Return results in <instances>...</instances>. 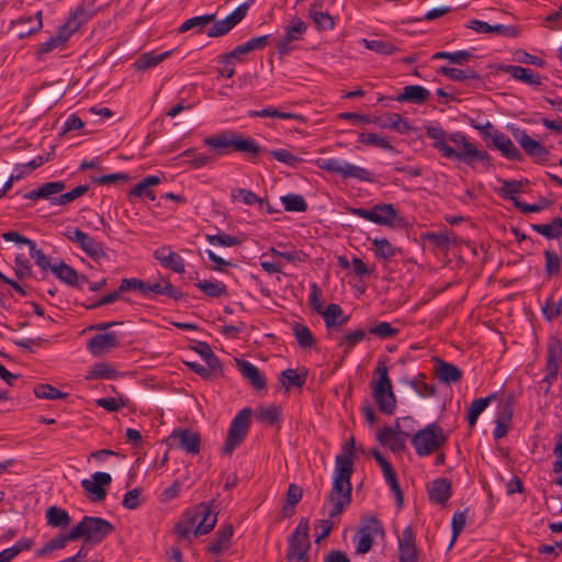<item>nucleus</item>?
I'll use <instances>...</instances> for the list:
<instances>
[{
	"mask_svg": "<svg viewBox=\"0 0 562 562\" xmlns=\"http://www.w3.org/2000/svg\"><path fill=\"white\" fill-rule=\"evenodd\" d=\"M349 450L338 454L335 460V469L333 475V486L327 496V502L330 505L328 512V519H318V528L322 530L318 533V543L325 539L334 527L333 519L340 516L351 503V475L353 473L352 450L355 449V440L350 439L348 442Z\"/></svg>",
	"mask_w": 562,
	"mask_h": 562,
	"instance_id": "1",
	"label": "nucleus"
},
{
	"mask_svg": "<svg viewBox=\"0 0 562 562\" xmlns=\"http://www.w3.org/2000/svg\"><path fill=\"white\" fill-rule=\"evenodd\" d=\"M203 144L211 148L215 156H225L231 153H243L249 161L263 153V148L251 137H244L243 134L226 130L203 139Z\"/></svg>",
	"mask_w": 562,
	"mask_h": 562,
	"instance_id": "2",
	"label": "nucleus"
},
{
	"mask_svg": "<svg viewBox=\"0 0 562 562\" xmlns=\"http://www.w3.org/2000/svg\"><path fill=\"white\" fill-rule=\"evenodd\" d=\"M349 212L374 224L391 228H406L408 226L407 220L398 216L397 210L391 203H379L371 209L351 207Z\"/></svg>",
	"mask_w": 562,
	"mask_h": 562,
	"instance_id": "3",
	"label": "nucleus"
},
{
	"mask_svg": "<svg viewBox=\"0 0 562 562\" xmlns=\"http://www.w3.org/2000/svg\"><path fill=\"white\" fill-rule=\"evenodd\" d=\"M77 540L82 539L87 543H101L115 528L112 522L94 516H83L82 519L72 527Z\"/></svg>",
	"mask_w": 562,
	"mask_h": 562,
	"instance_id": "4",
	"label": "nucleus"
},
{
	"mask_svg": "<svg viewBox=\"0 0 562 562\" xmlns=\"http://www.w3.org/2000/svg\"><path fill=\"white\" fill-rule=\"evenodd\" d=\"M310 520L302 517L288 538L286 560L288 562H308L310 561Z\"/></svg>",
	"mask_w": 562,
	"mask_h": 562,
	"instance_id": "5",
	"label": "nucleus"
},
{
	"mask_svg": "<svg viewBox=\"0 0 562 562\" xmlns=\"http://www.w3.org/2000/svg\"><path fill=\"white\" fill-rule=\"evenodd\" d=\"M443 429L437 423H431L412 436L411 441L419 457L430 456L447 442Z\"/></svg>",
	"mask_w": 562,
	"mask_h": 562,
	"instance_id": "6",
	"label": "nucleus"
},
{
	"mask_svg": "<svg viewBox=\"0 0 562 562\" xmlns=\"http://www.w3.org/2000/svg\"><path fill=\"white\" fill-rule=\"evenodd\" d=\"M251 416L252 409L250 407H244L235 415L222 448L223 454L231 456L244 442L250 427Z\"/></svg>",
	"mask_w": 562,
	"mask_h": 562,
	"instance_id": "7",
	"label": "nucleus"
},
{
	"mask_svg": "<svg viewBox=\"0 0 562 562\" xmlns=\"http://www.w3.org/2000/svg\"><path fill=\"white\" fill-rule=\"evenodd\" d=\"M384 536V527L382 522L374 516H368L361 519L359 529L353 536L356 542V553H368L373 544L374 536Z\"/></svg>",
	"mask_w": 562,
	"mask_h": 562,
	"instance_id": "8",
	"label": "nucleus"
},
{
	"mask_svg": "<svg viewBox=\"0 0 562 562\" xmlns=\"http://www.w3.org/2000/svg\"><path fill=\"white\" fill-rule=\"evenodd\" d=\"M449 139L454 145L461 147L458 161L465 162L472 166L475 161H481L485 165H491L492 157L485 150H479L472 143H470L462 132L451 133Z\"/></svg>",
	"mask_w": 562,
	"mask_h": 562,
	"instance_id": "9",
	"label": "nucleus"
},
{
	"mask_svg": "<svg viewBox=\"0 0 562 562\" xmlns=\"http://www.w3.org/2000/svg\"><path fill=\"white\" fill-rule=\"evenodd\" d=\"M249 4L247 2L239 4L228 15L222 20L215 18L214 23L207 29L209 37H221L228 34L247 14Z\"/></svg>",
	"mask_w": 562,
	"mask_h": 562,
	"instance_id": "10",
	"label": "nucleus"
},
{
	"mask_svg": "<svg viewBox=\"0 0 562 562\" xmlns=\"http://www.w3.org/2000/svg\"><path fill=\"white\" fill-rule=\"evenodd\" d=\"M318 315L324 319L329 338H334L335 331L340 329L350 319V315H345L342 307L336 303H330L323 307L318 302Z\"/></svg>",
	"mask_w": 562,
	"mask_h": 562,
	"instance_id": "11",
	"label": "nucleus"
},
{
	"mask_svg": "<svg viewBox=\"0 0 562 562\" xmlns=\"http://www.w3.org/2000/svg\"><path fill=\"white\" fill-rule=\"evenodd\" d=\"M372 395L378 408L385 415H393L396 408V397L393 393L392 383L382 381H372Z\"/></svg>",
	"mask_w": 562,
	"mask_h": 562,
	"instance_id": "12",
	"label": "nucleus"
},
{
	"mask_svg": "<svg viewBox=\"0 0 562 562\" xmlns=\"http://www.w3.org/2000/svg\"><path fill=\"white\" fill-rule=\"evenodd\" d=\"M190 514L195 519L194 537L209 533L216 525L217 515L213 513L212 505L209 503L198 504Z\"/></svg>",
	"mask_w": 562,
	"mask_h": 562,
	"instance_id": "13",
	"label": "nucleus"
},
{
	"mask_svg": "<svg viewBox=\"0 0 562 562\" xmlns=\"http://www.w3.org/2000/svg\"><path fill=\"white\" fill-rule=\"evenodd\" d=\"M426 136L432 140L431 145L445 158L457 160L460 150L448 145L449 136L439 123L430 124L425 127Z\"/></svg>",
	"mask_w": 562,
	"mask_h": 562,
	"instance_id": "14",
	"label": "nucleus"
},
{
	"mask_svg": "<svg viewBox=\"0 0 562 562\" xmlns=\"http://www.w3.org/2000/svg\"><path fill=\"white\" fill-rule=\"evenodd\" d=\"M271 35H260L248 40L247 42L237 45L231 52L225 53L226 60H235L237 63H245L247 60V55L254 50H262L269 44L271 40Z\"/></svg>",
	"mask_w": 562,
	"mask_h": 562,
	"instance_id": "15",
	"label": "nucleus"
},
{
	"mask_svg": "<svg viewBox=\"0 0 562 562\" xmlns=\"http://www.w3.org/2000/svg\"><path fill=\"white\" fill-rule=\"evenodd\" d=\"M94 1L95 0H83L63 24L70 35L88 23L97 13Z\"/></svg>",
	"mask_w": 562,
	"mask_h": 562,
	"instance_id": "16",
	"label": "nucleus"
},
{
	"mask_svg": "<svg viewBox=\"0 0 562 562\" xmlns=\"http://www.w3.org/2000/svg\"><path fill=\"white\" fill-rule=\"evenodd\" d=\"M169 440L177 441V447L187 453L195 456L201 450V436L189 428H176L169 436Z\"/></svg>",
	"mask_w": 562,
	"mask_h": 562,
	"instance_id": "17",
	"label": "nucleus"
},
{
	"mask_svg": "<svg viewBox=\"0 0 562 562\" xmlns=\"http://www.w3.org/2000/svg\"><path fill=\"white\" fill-rule=\"evenodd\" d=\"M397 547L400 562H418L416 535L412 526L404 528L402 535L397 537Z\"/></svg>",
	"mask_w": 562,
	"mask_h": 562,
	"instance_id": "18",
	"label": "nucleus"
},
{
	"mask_svg": "<svg viewBox=\"0 0 562 562\" xmlns=\"http://www.w3.org/2000/svg\"><path fill=\"white\" fill-rule=\"evenodd\" d=\"M112 482V477L106 472H94L92 480L83 479L81 481L82 488L90 494L89 498L92 502L103 501L106 496L105 486H109Z\"/></svg>",
	"mask_w": 562,
	"mask_h": 562,
	"instance_id": "19",
	"label": "nucleus"
},
{
	"mask_svg": "<svg viewBox=\"0 0 562 562\" xmlns=\"http://www.w3.org/2000/svg\"><path fill=\"white\" fill-rule=\"evenodd\" d=\"M12 27L16 29V36L20 40L30 37L40 32L43 27L42 11L33 14H23L11 22Z\"/></svg>",
	"mask_w": 562,
	"mask_h": 562,
	"instance_id": "20",
	"label": "nucleus"
},
{
	"mask_svg": "<svg viewBox=\"0 0 562 562\" xmlns=\"http://www.w3.org/2000/svg\"><path fill=\"white\" fill-rule=\"evenodd\" d=\"M516 142L525 150V153L538 162H543L548 159L549 150L539 142L531 138L526 131L517 130L513 133Z\"/></svg>",
	"mask_w": 562,
	"mask_h": 562,
	"instance_id": "21",
	"label": "nucleus"
},
{
	"mask_svg": "<svg viewBox=\"0 0 562 562\" xmlns=\"http://www.w3.org/2000/svg\"><path fill=\"white\" fill-rule=\"evenodd\" d=\"M234 527L232 524L222 525L215 532L214 539L207 546L206 551L211 554L221 555L232 546Z\"/></svg>",
	"mask_w": 562,
	"mask_h": 562,
	"instance_id": "22",
	"label": "nucleus"
},
{
	"mask_svg": "<svg viewBox=\"0 0 562 562\" xmlns=\"http://www.w3.org/2000/svg\"><path fill=\"white\" fill-rule=\"evenodd\" d=\"M434 371L439 381L446 384L458 383L463 376L460 368L441 358H434Z\"/></svg>",
	"mask_w": 562,
	"mask_h": 562,
	"instance_id": "23",
	"label": "nucleus"
},
{
	"mask_svg": "<svg viewBox=\"0 0 562 562\" xmlns=\"http://www.w3.org/2000/svg\"><path fill=\"white\" fill-rule=\"evenodd\" d=\"M157 295H165L175 301H182L187 297V294L179 291L175 285L170 283L168 279H161L160 281L154 283L148 281L146 299L153 300Z\"/></svg>",
	"mask_w": 562,
	"mask_h": 562,
	"instance_id": "24",
	"label": "nucleus"
},
{
	"mask_svg": "<svg viewBox=\"0 0 562 562\" xmlns=\"http://www.w3.org/2000/svg\"><path fill=\"white\" fill-rule=\"evenodd\" d=\"M154 258L166 269H170L177 273L184 272L183 258L167 246L157 248L154 251Z\"/></svg>",
	"mask_w": 562,
	"mask_h": 562,
	"instance_id": "25",
	"label": "nucleus"
},
{
	"mask_svg": "<svg viewBox=\"0 0 562 562\" xmlns=\"http://www.w3.org/2000/svg\"><path fill=\"white\" fill-rule=\"evenodd\" d=\"M116 347H119V339L114 331L97 334L87 342L88 350L94 356L102 355Z\"/></svg>",
	"mask_w": 562,
	"mask_h": 562,
	"instance_id": "26",
	"label": "nucleus"
},
{
	"mask_svg": "<svg viewBox=\"0 0 562 562\" xmlns=\"http://www.w3.org/2000/svg\"><path fill=\"white\" fill-rule=\"evenodd\" d=\"M307 373L308 371L305 368H288L280 372L278 382L286 392L294 387L301 389L306 383Z\"/></svg>",
	"mask_w": 562,
	"mask_h": 562,
	"instance_id": "27",
	"label": "nucleus"
},
{
	"mask_svg": "<svg viewBox=\"0 0 562 562\" xmlns=\"http://www.w3.org/2000/svg\"><path fill=\"white\" fill-rule=\"evenodd\" d=\"M492 143L493 146L497 148L506 159L513 161L522 160L521 153L506 134L499 131H495L492 136Z\"/></svg>",
	"mask_w": 562,
	"mask_h": 562,
	"instance_id": "28",
	"label": "nucleus"
},
{
	"mask_svg": "<svg viewBox=\"0 0 562 562\" xmlns=\"http://www.w3.org/2000/svg\"><path fill=\"white\" fill-rule=\"evenodd\" d=\"M216 13L192 16L183 21L178 27V33L193 31L194 35L206 33L207 29L214 23Z\"/></svg>",
	"mask_w": 562,
	"mask_h": 562,
	"instance_id": "29",
	"label": "nucleus"
},
{
	"mask_svg": "<svg viewBox=\"0 0 562 562\" xmlns=\"http://www.w3.org/2000/svg\"><path fill=\"white\" fill-rule=\"evenodd\" d=\"M451 494V483L446 477L434 480L428 488L429 501L441 506L448 503Z\"/></svg>",
	"mask_w": 562,
	"mask_h": 562,
	"instance_id": "30",
	"label": "nucleus"
},
{
	"mask_svg": "<svg viewBox=\"0 0 562 562\" xmlns=\"http://www.w3.org/2000/svg\"><path fill=\"white\" fill-rule=\"evenodd\" d=\"M307 26L306 23L300 19L293 21L291 25L285 29V35L278 42V50L281 54H286L291 50L290 43L302 38Z\"/></svg>",
	"mask_w": 562,
	"mask_h": 562,
	"instance_id": "31",
	"label": "nucleus"
},
{
	"mask_svg": "<svg viewBox=\"0 0 562 562\" xmlns=\"http://www.w3.org/2000/svg\"><path fill=\"white\" fill-rule=\"evenodd\" d=\"M236 362L238 370L254 389L262 390L266 387V378L255 364L244 359H237Z\"/></svg>",
	"mask_w": 562,
	"mask_h": 562,
	"instance_id": "32",
	"label": "nucleus"
},
{
	"mask_svg": "<svg viewBox=\"0 0 562 562\" xmlns=\"http://www.w3.org/2000/svg\"><path fill=\"white\" fill-rule=\"evenodd\" d=\"M430 97V92L423 86L411 85L403 88V91L394 99L400 103L409 102L413 104H423Z\"/></svg>",
	"mask_w": 562,
	"mask_h": 562,
	"instance_id": "33",
	"label": "nucleus"
},
{
	"mask_svg": "<svg viewBox=\"0 0 562 562\" xmlns=\"http://www.w3.org/2000/svg\"><path fill=\"white\" fill-rule=\"evenodd\" d=\"M502 70L510 75L514 79L522 81L529 86L538 87L541 85V77L530 68L517 65H506Z\"/></svg>",
	"mask_w": 562,
	"mask_h": 562,
	"instance_id": "34",
	"label": "nucleus"
},
{
	"mask_svg": "<svg viewBox=\"0 0 562 562\" xmlns=\"http://www.w3.org/2000/svg\"><path fill=\"white\" fill-rule=\"evenodd\" d=\"M70 36L71 35L69 32H67L63 25L59 26L56 35L50 36L46 42L40 44L38 48L36 49V58L42 59L44 55L63 46L70 38Z\"/></svg>",
	"mask_w": 562,
	"mask_h": 562,
	"instance_id": "35",
	"label": "nucleus"
},
{
	"mask_svg": "<svg viewBox=\"0 0 562 562\" xmlns=\"http://www.w3.org/2000/svg\"><path fill=\"white\" fill-rule=\"evenodd\" d=\"M171 54L170 50L157 54L156 52L144 53L138 56L133 63V67L136 70L144 71L146 69L153 68L165 60Z\"/></svg>",
	"mask_w": 562,
	"mask_h": 562,
	"instance_id": "36",
	"label": "nucleus"
},
{
	"mask_svg": "<svg viewBox=\"0 0 562 562\" xmlns=\"http://www.w3.org/2000/svg\"><path fill=\"white\" fill-rule=\"evenodd\" d=\"M562 361V334L551 335L547 342L546 363L559 366Z\"/></svg>",
	"mask_w": 562,
	"mask_h": 562,
	"instance_id": "37",
	"label": "nucleus"
},
{
	"mask_svg": "<svg viewBox=\"0 0 562 562\" xmlns=\"http://www.w3.org/2000/svg\"><path fill=\"white\" fill-rule=\"evenodd\" d=\"M45 518L47 525L53 528H66L71 522V517L68 512L58 506L48 507L45 513Z\"/></svg>",
	"mask_w": 562,
	"mask_h": 562,
	"instance_id": "38",
	"label": "nucleus"
},
{
	"mask_svg": "<svg viewBox=\"0 0 562 562\" xmlns=\"http://www.w3.org/2000/svg\"><path fill=\"white\" fill-rule=\"evenodd\" d=\"M424 378L425 374L419 373L415 379L403 378L401 382L409 385L420 397L434 396L437 392L436 385L424 382Z\"/></svg>",
	"mask_w": 562,
	"mask_h": 562,
	"instance_id": "39",
	"label": "nucleus"
},
{
	"mask_svg": "<svg viewBox=\"0 0 562 562\" xmlns=\"http://www.w3.org/2000/svg\"><path fill=\"white\" fill-rule=\"evenodd\" d=\"M342 179H356L368 183H374L376 181V177L372 171L350 162H347L345 166Z\"/></svg>",
	"mask_w": 562,
	"mask_h": 562,
	"instance_id": "40",
	"label": "nucleus"
},
{
	"mask_svg": "<svg viewBox=\"0 0 562 562\" xmlns=\"http://www.w3.org/2000/svg\"><path fill=\"white\" fill-rule=\"evenodd\" d=\"M79 247L88 257L92 258L93 260H100L108 257L104 244L97 241L89 234L87 235V239L82 241Z\"/></svg>",
	"mask_w": 562,
	"mask_h": 562,
	"instance_id": "41",
	"label": "nucleus"
},
{
	"mask_svg": "<svg viewBox=\"0 0 562 562\" xmlns=\"http://www.w3.org/2000/svg\"><path fill=\"white\" fill-rule=\"evenodd\" d=\"M372 245L374 255L379 260L387 261L400 252V249L394 247L386 238H374Z\"/></svg>",
	"mask_w": 562,
	"mask_h": 562,
	"instance_id": "42",
	"label": "nucleus"
},
{
	"mask_svg": "<svg viewBox=\"0 0 562 562\" xmlns=\"http://www.w3.org/2000/svg\"><path fill=\"white\" fill-rule=\"evenodd\" d=\"M50 271L56 276L57 279L69 286H72L78 278V271L63 260H60L58 265H54L50 268Z\"/></svg>",
	"mask_w": 562,
	"mask_h": 562,
	"instance_id": "43",
	"label": "nucleus"
},
{
	"mask_svg": "<svg viewBox=\"0 0 562 562\" xmlns=\"http://www.w3.org/2000/svg\"><path fill=\"white\" fill-rule=\"evenodd\" d=\"M248 116L249 117H277V119H282V120L293 119L296 121H302L301 115L294 114V113H289V112H281L273 106H267L259 111L250 110V111H248Z\"/></svg>",
	"mask_w": 562,
	"mask_h": 562,
	"instance_id": "44",
	"label": "nucleus"
},
{
	"mask_svg": "<svg viewBox=\"0 0 562 562\" xmlns=\"http://www.w3.org/2000/svg\"><path fill=\"white\" fill-rule=\"evenodd\" d=\"M205 295L220 297L227 294V286L221 281L200 280L195 283Z\"/></svg>",
	"mask_w": 562,
	"mask_h": 562,
	"instance_id": "45",
	"label": "nucleus"
},
{
	"mask_svg": "<svg viewBox=\"0 0 562 562\" xmlns=\"http://www.w3.org/2000/svg\"><path fill=\"white\" fill-rule=\"evenodd\" d=\"M361 42L366 48L385 56L395 54L401 50L396 45L387 41L362 38Z\"/></svg>",
	"mask_w": 562,
	"mask_h": 562,
	"instance_id": "46",
	"label": "nucleus"
},
{
	"mask_svg": "<svg viewBox=\"0 0 562 562\" xmlns=\"http://www.w3.org/2000/svg\"><path fill=\"white\" fill-rule=\"evenodd\" d=\"M357 143L367 146H374L390 151H395V148L390 144V142L385 137H382L375 133H360L358 135Z\"/></svg>",
	"mask_w": 562,
	"mask_h": 562,
	"instance_id": "47",
	"label": "nucleus"
},
{
	"mask_svg": "<svg viewBox=\"0 0 562 562\" xmlns=\"http://www.w3.org/2000/svg\"><path fill=\"white\" fill-rule=\"evenodd\" d=\"M66 188V183L61 180L46 182L41 186L42 199L49 201L52 205H58L56 199L57 194L61 193Z\"/></svg>",
	"mask_w": 562,
	"mask_h": 562,
	"instance_id": "48",
	"label": "nucleus"
},
{
	"mask_svg": "<svg viewBox=\"0 0 562 562\" xmlns=\"http://www.w3.org/2000/svg\"><path fill=\"white\" fill-rule=\"evenodd\" d=\"M182 157L190 158L189 164L195 168H202L215 162V157L212 155H206L202 153H198L194 148H188L181 153Z\"/></svg>",
	"mask_w": 562,
	"mask_h": 562,
	"instance_id": "49",
	"label": "nucleus"
},
{
	"mask_svg": "<svg viewBox=\"0 0 562 562\" xmlns=\"http://www.w3.org/2000/svg\"><path fill=\"white\" fill-rule=\"evenodd\" d=\"M232 198L241 201L245 205L258 204V209L263 210V199L249 189L236 188L232 190Z\"/></svg>",
	"mask_w": 562,
	"mask_h": 562,
	"instance_id": "50",
	"label": "nucleus"
},
{
	"mask_svg": "<svg viewBox=\"0 0 562 562\" xmlns=\"http://www.w3.org/2000/svg\"><path fill=\"white\" fill-rule=\"evenodd\" d=\"M117 371L108 363L97 362L91 369L88 371L86 378L87 379H115L117 376Z\"/></svg>",
	"mask_w": 562,
	"mask_h": 562,
	"instance_id": "51",
	"label": "nucleus"
},
{
	"mask_svg": "<svg viewBox=\"0 0 562 562\" xmlns=\"http://www.w3.org/2000/svg\"><path fill=\"white\" fill-rule=\"evenodd\" d=\"M474 55L469 50L457 52H437L431 56V59H448L452 64L464 65L472 59Z\"/></svg>",
	"mask_w": 562,
	"mask_h": 562,
	"instance_id": "52",
	"label": "nucleus"
},
{
	"mask_svg": "<svg viewBox=\"0 0 562 562\" xmlns=\"http://www.w3.org/2000/svg\"><path fill=\"white\" fill-rule=\"evenodd\" d=\"M33 392L37 398L64 400L68 397V393L61 392L50 384H36L33 389Z\"/></svg>",
	"mask_w": 562,
	"mask_h": 562,
	"instance_id": "53",
	"label": "nucleus"
},
{
	"mask_svg": "<svg viewBox=\"0 0 562 562\" xmlns=\"http://www.w3.org/2000/svg\"><path fill=\"white\" fill-rule=\"evenodd\" d=\"M544 256V271L548 277L557 276L562 270V257L554 250L547 249L543 251Z\"/></svg>",
	"mask_w": 562,
	"mask_h": 562,
	"instance_id": "54",
	"label": "nucleus"
},
{
	"mask_svg": "<svg viewBox=\"0 0 562 562\" xmlns=\"http://www.w3.org/2000/svg\"><path fill=\"white\" fill-rule=\"evenodd\" d=\"M380 125L385 128L394 130L401 134H406L411 131L409 123L397 113H389L386 119L383 122H380Z\"/></svg>",
	"mask_w": 562,
	"mask_h": 562,
	"instance_id": "55",
	"label": "nucleus"
},
{
	"mask_svg": "<svg viewBox=\"0 0 562 562\" xmlns=\"http://www.w3.org/2000/svg\"><path fill=\"white\" fill-rule=\"evenodd\" d=\"M205 238L212 246L233 247L241 244L238 236L227 235L218 232L217 234H206Z\"/></svg>",
	"mask_w": 562,
	"mask_h": 562,
	"instance_id": "56",
	"label": "nucleus"
},
{
	"mask_svg": "<svg viewBox=\"0 0 562 562\" xmlns=\"http://www.w3.org/2000/svg\"><path fill=\"white\" fill-rule=\"evenodd\" d=\"M148 281L138 278H124L120 282V292L137 291L146 299Z\"/></svg>",
	"mask_w": 562,
	"mask_h": 562,
	"instance_id": "57",
	"label": "nucleus"
},
{
	"mask_svg": "<svg viewBox=\"0 0 562 562\" xmlns=\"http://www.w3.org/2000/svg\"><path fill=\"white\" fill-rule=\"evenodd\" d=\"M281 202L288 212H304L307 209V203L300 194L290 193L283 195L281 196Z\"/></svg>",
	"mask_w": 562,
	"mask_h": 562,
	"instance_id": "58",
	"label": "nucleus"
},
{
	"mask_svg": "<svg viewBox=\"0 0 562 562\" xmlns=\"http://www.w3.org/2000/svg\"><path fill=\"white\" fill-rule=\"evenodd\" d=\"M367 336V331L364 329H356L353 331H349L341 336L338 341L339 347L346 346L345 352L350 351L355 346L361 342Z\"/></svg>",
	"mask_w": 562,
	"mask_h": 562,
	"instance_id": "59",
	"label": "nucleus"
},
{
	"mask_svg": "<svg viewBox=\"0 0 562 562\" xmlns=\"http://www.w3.org/2000/svg\"><path fill=\"white\" fill-rule=\"evenodd\" d=\"M263 151L269 153L276 160L290 167H296L300 162L303 161L300 157L294 156L292 153L284 148L272 150L263 149Z\"/></svg>",
	"mask_w": 562,
	"mask_h": 562,
	"instance_id": "60",
	"label": "nucleus"
},
{
	"mask_svg": "<svg viewBox=\"0 0 562 562\" xmlns=\"http://www.w3.org/2000/svg\"><path fill=\"white\" fill-rule=\"evenodd\" d=\"M187 516L188 518L178 521L173 527L175 533L182 539H189L195 528V519L190 512H187Z\"/></svg>",
	"mask_w": 562,
	"mask_h": 562,
	"instance_id": "61",
	"label": "nucleus"
},
{
	"mask_svg": "<svg viewBox=\"0 0 562 562\" xmlns=\"http://www.w3.org/2000/svg\"><path fill=\"white\" fill-rule=\"evenodd\" d=\"M522 191V183L517 180H505L503 181V186L499 189V194L505 200H510L513 204H515L516 194Z\"/></svg>",
	"mask_w": 562,
	"mask_h": 562,
	"instance_id": "62",
	"label": "nucleus"
},
{
	"mask_svg": "<svg viewBox=\"0 0 562 562\" xmlns=\"http://www.w3.org/2000/svg\"><path fill=\"white\" fill-rule=\"evenodd\" d=\"M486 407V401L481 397L474 400L470 404L467 415V420L470 428H473L476 425L479 416L485 411Z\"/></svg>",
	"mask_w": 562,
	"mask_h": 562,
	"instance_id": "63",
	"label": "nucleus"
},
{
	"mask_svg": "<svg viewBox=\"0 0 562 562\" xmlns=\"http://www.w3.org/2000/svg\"><path fill=\"white\" fill-rule=\"evenodd\" d=\"M30 249V256L32 259H34L35 263L43 270L47 271L50 270V268L54 266L50 263V258L46 256L42 249L36 248V244L33 240L31 245L29 246Z\"/></svg>",
	"mask_w": 562,
	"mask_h": 562,
	"instance_id": "64",
	"label": "nucleus"
}]
</instances>
